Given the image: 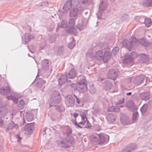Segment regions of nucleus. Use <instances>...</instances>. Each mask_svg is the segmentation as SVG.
<instances>
[{
    "label": "nucleus",
    "instance_id": "obj_1",
    "mask_svg": "<svg viewBox=\"0 0 152 152\" xmlns=\"http://www.w3.org/2000/svg\"><path fill=\"white\" fill-rule=\"evenodd\" d=\"M145 41L143 39H140L139 41L137 40L134 37L132 38V42H129L128 40L123 41L121 43L123 46L127 48L129 50L132 49H134L139 44H141L143 45H145Z\"/></svg>",
    "mask_w": 152,
    "mask_h": 152
},
{
    "label": "nucleus",
    "instance_id": "obj_2",
    "mask_svg": "<svg viewBox=\"0 0 152 152\" xmlns=\"http://www.w3.org/2000/svg\"><path fill=\"white\" fill-rule=\"evenodd\" d=\"M79 81L77 84L72 83L70 84L72 88L74 87V89H77L80 92H83L87 90V83L85 77L83 75H80L78 77Z\"/></svg>",
    "mask_w": 152,
    "mask_h": 152
},
{
    "label": "nucleus",
    "instance_id": "obj_3",
    "mask_svg": "<svg viewBox=\"0 0 152 152\" xmlns=\"http://www.w3.org/2000/svg\"><path fill=\"white\" fill-rule=\"evenodd\" d=\"M88 0H68L63 7L65 10H68L72 7H80L82 5H85Z\"/></svg>",
    "mask_w": 152,
    "mask_h": 152
},
{
    "label": "nucleus",
    "instance_id": "obj_4",
    "mask_svg": "<svg viewBox=\"0 0 152 152\" xmlns=\"http://www.w3.org/2000/svg\"><path fill=\"white\" fill-rule=\"evenodd\" d=\"M136 56L137 53L134 52H132L130 54H126L122 57L123 62L124 64H128L131 62L136 58Z\"/></svg>",
    "mask_w": 152,
    "mask_h": 152
},
{
    "label": "nucleus",
    "instance_id": "obj_5",
    "mask_svg": "<svg viewBox=\"0 0 152 152\" xmlns=\"http://www.w3.org/2000/svg\"><path fill=\"white\" fill-rule=\"evenodd\" d=\"M60 100L59 93L58 91H55L52 94L50 99V101L52 104L50 106H54V104L58 103Z\"/></svg>",
    "mask_w": 152,
    "mask_h": 152
},
{
    "label": "nucleus",
    "instance_id": "obj_6",
    "mask_svg": "<svg viewBox=\"0 0 152 152\" xmlns=\"http://www.w3.org/2000/svg\"><path fill=\"white\" fill-rule=\"evenodd\" d=\"M124 102V99L122 98L118 102H116V107H115L114 106H112L109 107L108 109V111L109 112H119L120 110L119 107H123L122 104Z\"/></svg>",
    "mask_w": 152,
    "mask_h": 152
},
{
    "label": "nucleus",
    "instance_id": "obj_7",
    "mask_svg": "<svg viewBox=\"0 0 152 152\" xmlns=\"http://www.w3.org/2000/svg\"><path fill=\"white\" fill-rule=\"evenodd\" d=\"M99 142L98 137L96 136H94L91 139L92 141L95 144L98 143L99 145H101L103 144L104 142V134L103 133L100 134L99 135Z\"/></svg>",
    "mask_w": 152,
    "mask_h": 152
},
{
    "label": "nucleus",
    "instance_id": "obj_8",
    "mask_svg": "<svg viewBox=\"0 0 152 152\" xmlns=\"http://www.w3.org/2000/svg\"><path fill=\"white\" fill-rule=\"evenodd\" d=\"M83 5L79 7H73L74 8L71 9L69 12V15L71 17H76L77 16L79 10H83Z\"/></svg>",
    "mask_w": 152,
    "mask_h": 152
},
{
    "label": "nucleus",
    "instance_id": "obj_9",
    "mask_svg": "<svg viewBox=\"0 0 152 152\" xmlns=\"http://www.w3.org/2000/svg\"><path fill=\"white\" fill-rule=\"evenodd\" d=\"M104 1H102L100 4L99 6V9L97 12V15L98 19H101L102 18L99 15L102 16L104 13Z\"/></svg>",
    "mask_w": 152,
    "mask_h": 152
},
{
    "label": "nucleus",
    "instance_id": "obj_10",
    "mask_svg": "<svg viewBox=\"0 0 152 152\" xmlns=\"http://www.w3.org/2000/svg\"><path fill=\"white\" fill-rule=\"evenodd\" d=\"M138 61L141 63H144L148 60L149 58L148 55L144 54H137L136 57Z\"/></svg>",
    "mask_w": 152,
    "mask_h": 152
},
{
    "label": "nucleus",
    "instance_id": "obj_11",
    "mask_svg": "<svg viewBox=\"0 0 152 152\" xmlns=\"http://www.w3.org/2000/svg\"><path fill=\"white\" fill-rule=\"evenodd\" d=\"M87 20L85 19L80 20L79 21L78 24L77 26V28L80 31L83 29L84 26L86 25Z\"/></svg>",
    "mask_w": 152,
    "mask_h": 152
},
{
    "label": "nucleus",
    "instance_id": "obj_12",
    "mask_svg": "<svg viewBox=\"0 0 152 152\" xmlns=\"http://www.w3.org/2000/svg\"><path fill=\"white\" fill-rule=\"evenodd\" d=\"M118 76V73L114 69H110L108 73L107 77L108 78L114 80Z\"/></svg>",
    "mask_w": 152,
    "mask_h": 152
},
{
    "label": "nucleus",
    "instance_id": "obj_13",
    "mask_svg": "<svg viewBox=\"0 0 152 152\" xmlns=\"http://www.w3.org/2000/svg\"><path fill=\"white\" fill-rule=\"evenodd\" d=\"M34 37L33 35H30L29 33L26 34L24 37H22L23 43L26 44L32 39H33Z\"/></svg>",
    "mask_w": 152,
    "mask_h": 152
},
{
    "label": "nucleus",
    "instance_id": "obj_14",
    "mask_svg": "<svg viewBox=\"0 0 152 152\" xmlns=\"http://www.w3.org/2000/svg\"><path fill=\"white\" fill-rule=\"evenodd\" d=\"M121 122L122 124L126 125L130 124L128 117L124 114H122L120 116Z\"/></svg>",
    "mask_w": 152,
    "mask_h": 152
},
{
    "label": "nucleus",
    "instance_id": "obj_15",
    "mask_svg": "<svg viewBox=\"0 0 152 152\" xmlns=\"http://www.w3.org/2000/svg\"><path fill=\"white\" fill-rule=\"evenodd\" d=\"M75 95L72 96L71 95H68L66 97L65 102L66 103L69 104H73L75 101Z\"/></svg>",
    "mask_w": 152,
    "mask_h": 152
},
{
    "label": "nucleus",
    "instance_id": "obj_16",
    "mask_svg": "<svg viewBox=\"0 0 152 152\" xmlns=\"http://www.w3.org/2000/svg\"><path fill=\"white\" fill-rule=\"evenodd\" d=\"M77 75L76 70L74 68H72L69 72L66 74V75L69 79H73Z\"/></svg>",
    "mask_w": 152,
    "mask_h": 152
},
{
    "label": "nucleus",
    "instance_id": "obj_17",
    "mask_svg": "<svg viewBox=\"0 0 152 152\" xmlns=\"http://www.w3.org/2000/svg\"><path fill=\"white\" fill-rule=\"evenodd\" d=\"M144 78V75L139 76L136 77L134 80V84L136 85L139 84L143 81Z\"/></svg>",
    "mask_w": 152,
    "mask_h": 152
},
{
    "label": "nucleus",
    "instance_id": "obj_18",
    "mask_svg": "<svg viewBox=\"0 0 152 152\" xmlns=\"http://www.w3.org/2000/svg\"><path fill=\"white\" fill-rule=\"evenodd\" d=\"M1 93L3 95H7L10 93V90L9 87L3 86L2 87L0 90Z\"/></svg>",
    "mask_w": 152,
    "mask_h": 152
},
{
    "label": "nucleus",
    "instance_id": "obj_19",
    "mask_svg": "<svg viewBox=\"0 0 152 152\" xmlns=\"http://www.w3.org/2000/svg\"><path fill=\"white\" fill-rule=\"evenodd\" d=\"M49 61L47 59H45L41 62L42 68L44 70H47L49 68Z\"/></svg>",
    "mask_w": 152,
    "mask_h": 152
},
{
    "label": "nucleus",
    "instance_id": "obj_20",
    "mask_svg": "<svg viewBox=\"0 0 152 152\" xmlns=\"http://www.w3.org/2000/svg\"><path fill=\"white\" fill-rule=\"evenodd\" d=\"M95 58L98 61H100L103 59L104 56L103 53L101 50H99L96 53Z\"/></svg>",
    "mask_w": 152,
    "mask_h": 152
},
{
    "label": "nucleus",
    "instance_id": "obj_21",
    "mask_svg": "<svg viewBox=\"0 0 152 152\" xmlns=\"http://www.w3.org/2000/svg\"><path fill=\"white\" fill-rule=\"evenodd\" d=\"M106 119L109 123H112L115 121V116L112 113H109L107 115Z\"/></svg>",
    "mask_w": 152,
    "mask_h": 152
},
{
    "label": "nucleus",
    "instance_id": "obj_22",
    "mask_svg": "<svg viewBox=\"0 0 152 152\" xmlns=\"http://www.w3.org/2000/svg\"><path fill=\"white\" fill-rule=\"evenodd\" d=\"M8 113L7 109L4 106L0 107V118H2L4 117Z\"/></svg>",
    "mask_w": 152,
    "mask_h": 152
},
{
    "label": "nucleus",
    "instance_id": "obj_23",
    "mask_svg": "<svg viewBox=\"0 0 152 152\" xmlns=\"http://www.w3.org/2000/svg\"><path fill=\"white\" fill-rule=\"evenodd\" d=\"M137 148V145L135 143L131 144L127 149H124L122 152H130L132 150L136 149Z\"/></svg>",
    "mask_w": 152,
    "mask_h": 152
},
{
    "label": "nucleus",
    "instance_id": "obj_24",
    "mask_svg": "<svg viewBox=\"0 0 152 152\" xmlns=\"http://www.w3.org/2000/svg\"><path fill=\"white\" fill-rule=\"evenodd\" d=\"M126 106L129 110L133 111L136 110V107L134 105L132 101H129L127 103Z\"/></svg>",
    "mask_w": 152,
    "mask_h": 152
},
{
    "label": "nucleus",
    "instance_id": "obj_25",
    "mask_svg": "<svg viewBox=\"0 0 152 152\" xmlns=\"http://www.w3.org/2000/svg\"><path fill=\"white\" fill-rule=\"evenodd\" d=\"M66 32L69 34L76 35L77 31L75 28V27H69L66 29Z\"/></svg>",
    "mask_w": 152,
    "mask_h": 152
},
{
    "label": "nucleus",
    "instance_id": "obj_26",
    "mask_svg": "<svg viewBox=\"0 0 152 152\" xmlns=\"http://www.w3.org/2000/svg\"><path fill=\"white\" fill-rule=\"evenodd\" d=\"M83 121H81L79 123V124L81 125L80 126L82 127H80V128H88L90 127V124L89 122V121L87 120V121H85L84 120H83Z\"/></svg>",
    "mask_w": 152,
    "mask_h": 152
},
{
    "label": "nucleus",
    "instance_id": "obj_27",
    "mask_svg": "<svg viewBox=\"0 0 152 152\" xmlns=\"http://www.w3.org/2000/svg\"><path fill=\"white\" fill-rule=\"evenodd\" d=\"M67 80L66 76L63 75H61L58 80L59 84L61 86L67 81Z\"/></svg>",
    "mask_w": 152,
    "mask_h": 152
},
{
    "label": "nucleus",
    "instance_id": "obj_28",
    "mask_svg": "<svg viewBox=\"0 0 152 152\" xmlns=\"http://www.w3.org/2000/svg\"><path fill=\"white\" fill-rule=\"evenodd\" d=\"M34 125L32 123L27 124L25 126V130L30 133L34 129Z\"/></svg>",
    "mask_w": 152,
    "mask_h": 152
},
{
    "label": "nucleus",
    "instance_id": "obj_29",
    "mask_svg": "<svg viewBox=\"0 0 152 152\" xmlns=\"http://www.w3.org/2000/svg\"><path fill=\"white\" fill-rule=\"evenodd\" d=\"M140 96L142 100H147L149 98V94L148 92H145L140 94Z\"/></svg>",
    "mask_w": 152,
    "mask_h": 152
},
{
    "label": "nucleus",
    "instance_id": "obj_30",
    "mask_svg": "<svg viewBox=\"0 0 152 152\" xmlns=\"http://www.w3.org/2000/svg\"><path fill=\"white\" fill-rule=\"evenodd\" d=\"M25 117L27 121H31L33 119V115L30 112H26L25 115Z\"/></svg>",
    "mask_w": 152,
    "mask_h": 152
},
{
    "label": "nucleus",
    "instance_id": "obj_31",
    "mask_svg": "<svg viewBox=\"0 0 152 152\" xmlns=\"http://www.w3.org/2000/svg\"><path fill=\"white\" fill-rule=\"evenodd\" d=\"M86 57L87 59L90 61L94 59L95 58V55L92 52H88L86 55Z\"/></svg>",
    "mask_w": 152,
    "mask_h": 152
},
{
    "label": "nucleus",
    "instance_id": "obj_32",
    "mask_svg": "<svg viewBox=\"0 0 152 152\" xmlns=\"http://www.w3.org/2000/svg\"><path fill=\"white\" fill-rule=\"evenodd\" d=\"M142 5L145 7H150L152 6V0H145L142 2Z\"/></svg>",
    "mask_w": 152,
    "mask_h": 152
},
{
    "label": "nucleus",
    "instance_id": "obj_33",
    "mask_svg": "<svg viewBox=\"0 0 152 152\" xmlns=\"http://www.w3.org/2000/svg\"><path fill=\"white\" fill-rule=\"evenodd\" d=\"M86 113L87 112L85 111H82L80 113V115L81 116L82 120L87 121V118L86 115Z\"/></svg>",
    "mask_w": 152,
    "mask_h": 152
},
{
    "label": "nucleus",
    "instance_id": "obj_34",
    "mask_svg": "<svg viewBox=\"0 0 152 152\" xmlns=\"http://www.w3.org/2000/svg\"><path fill=\"white\" fill-rule=\"evenodd\" d=\"M145 24L147 27H150L152 24L151 19L149 18H146L145 20Z\"/></svg>",
    "mask_w": 152,
    "mask_h": 152
},
{
    "label": "nucleus",
    "instance_id": "obj_35",
    "mask_svg": "<svg viewBox=\"0 0 152 152\" xmlns=\"http://www.w3.org/2000/svg\"><path fill=\"white\" fill-rule=\"evenodd\" d=\"M112 86V83L109 81H106L105 82V88L107 89H110Z\"/></svg>",
    "mask_w": 152,
    "mask_h": 152
},
{
    "label": "nucleus",
    "instance_id": "obj_36",
    "mask_svg": "<svg viewBox=\"0 0 152 152\" xmlns=\"http://www.w3.org/2000/svg\"><path fill=\"white\" fill-rule=\"evenodd\" d=\"M69 27H75V20L74 19L70 18L69 20Z\"/></svg>",
    "mask_w": 152,
    "mask_h": 152
},
{
    "label": "nucleus",
    "instance_id": "obj_37",
    "mask_svg": "<svg viewBox=\"0 0 152 152\" xmlns=\"http://www.w3.org/2000/svg\"><path fill=\"white\" fill-rule=\"evenodd\" d=\"M75 40L73 38H72V41L68 45V47L70 49L73 48L75 45Z\"/></svg>",
    "mask_w": 152,
    "mask_h": 152
},
{
    "label": "nucleus",
    "instance_id": "obj_38",
    "mask_svg": "<svg viewBox=\"0 0 152 152\" xmlns=\"http://www.w3.org/2000/svg\"><path fill=\"white\" fill-rule=\"evenodd\" d=\"M61 26L62 28H65L67 26V21L66 20H64L61 22Z\"/></svg>",
    "mask_w": 152,
    "mask_h": 152
},
{
    "label": "nucleus",
    "instance_id": "obj_39",
    "mask_svg": "<svg viewBox=\"0 0 152 152\" xmlns=\"http://www.w3.org/2000/svg\"><path fill=\"white\" fill-rule=\"evenodd\" d=\"M138 117V113L136 112L133 113L132 120L133 122H135Z\"/></svg>",
    "mask_w": 152,
    "mask_h": 152
},
{
    "label": "nucleus",
    "instance_id": "obj_40",
    "mask_svg": "<svg viewBox=\"0 0 152 152\" xmlns=\"http://www.w3.org/2000/svg\"><path fill=\"white\" fill-rule=\"evenodd\" d=\"M66 139L68 142L71 144L74 142V138L72 136L68 135Z\"/></svg>",
    "mask_w": 152,
    "mask_h": 152
},
{
    "label": "nucleus",
    "instance_id": "obj_41",
    "mask_svg": "<svg viewBox=\"0 0 152 152\" xmlns=\"http://www.w3.org/2000/svg\"><path fill=\"white\" fill-rule=\"evenodd\" d=\"M111 57V54L110 52H105V61H108Z\"/></svg>",
    "mask_w": 152,
    "mask_h": 152
},
{
    "label": "nucleus",
    "instance_id": "obj_42",
    "mask_svg": "<svg viewBox=\"0 0 152 152\" xmlns=\"http://www.w3.org/2000/svg\"><path fill=\"white\" fill-rule=\"evenodd\" d=\"M148 107L146 104L143 105L140 109L141 111L142 112L144 113L147 110Z\"/></svg>",
    "mask_w": 152,
    "mask_h": 152
},
{
    "label": "nucleus",
    "instance_id": "obj_43",
    "mask_svg": "<svg viewBox=\"0 0 152 152\" xmlns=\"http://www.w3.org/2000/svg\"><path fill=\"white\" fill-rule=\"evenodd\" d=\"M89 91L91 94H94L95 93L96 89L93 85L92 86H90Z\"/></svg>",
    "mask_w": 152,
    "mask_h": 152
},
{
    "label": "nucleus",
    "instance_id": "obj_44",
    "mask_svg": "<svg viewBox=\"0 0 152 152\" xmlns=\"http://www.w3.org/2000/svg\"><path fill=\"white\" fill-rule=\"evenodd\" d=\"M15 124L13 122H11L9 123L7 129L8 130L12 129L15 126Z\"/></svg>",
    "mask_w": 152,
    "mask_h": 152
},
{
    "label": "nucleus",
    "instance_id": "obj_45",
    "mask_svg": "<svg viewBox=\"0 0 152 152\" xmlns=\"http://www.w3.org/2000/svg\"><path fill=\"white\" fill-rule=\"evenodd\" d=\"M119 50V48L118 47H115L113 50L112 53L115 54L118 53Z\"/></svg>",
    "mask_w": 152,
    "mask_h": 152
},
{
    "label": "nucleus",
    "instance_id": "obj_46",
    "mask_svg": "<svg viewBox=\"0 0 152 152\" xmlns=\"http://www.w3.org/2000/svg\"><path fill=\"white\" fill-rule=\"evenodd\" d=\"M73 123L76 127H82L80 125L77 123L75 120H74L73 121Z\"/></svg>",
    "mask_w": 152,
    "mask_h": 152
},
{
    "label": "nucleus",
    "instance_id": "obj_47",
    "mask_svg": "<svg viewBox=\"0 0 152 152\" xmlns=\"http://www.w3.org/2000/svg\"><path fill=\"white\" fill-rule=\"evenodd\" d=\"M46 83V81L43 80H39V82H38V85L39 86L40 84L41 85V86L40 87H41L42 85L45 84Z\"/></svg>",
    "mask_w": 152,
    "mask_h": 152
},
{
    "label": "nucleus",
    "instance_id": "obj_48",
    "mask_svg": "<svg viewBox=\"0 0 152 152\" xmlns=\"http://www.w3.org/2000/svg\"><path fill=\"white\" fill-rule=\"evenodd\" d=\"M64 48L63 46H61L58 49V51L59 53H62L64 50Z\"/></svg>",
    "mask_w": 152,
    "mask_h": 152
},
{
    "label": "nucleus",
    "instance_id": "obj_49",
    "mask_svg": "<svg viewBox=\"0 0 152 152\" xmlns=\"http://www.w3.org/2000/svg\"><path fill=\"white\" fill-rule=\"evenodd\" d=\"M109 136L108 135L105 134V143H107L109 140Z\"/></svg>",
    "mask_w": 152,
    "mask_h": 152
},
{
    "label": "nucleus",
    "instance_id": "obj_50",
    "mask_svg": "<svg viewBox=\"0 0 152 152\" xmlns=\"http://www.w3.org/2000/svg\"><path fill=\"white\" fill-rule=\"evenodd\" d=\"M75 100L76 99V102H77L78 103V104H80L81 102V100H80L79 99V98H77V96H75Z\"/></svg>",
    "mask_w": 152,
    "mask_h": 152
},
{
    "label": "nucleus",
    "instance_id": "obj_51",
    "mask_svg": "<svg viewBox=\"0 0 152 152\" xmlns=\"http://www.w3.org/2000/svg\"><path fill=\"white\" fill-rule=\"evenodd\" d=\"M12 100L14 102L17 103L18 101V99L16 98L13 97Z\"/></svg>",
    "mask_w": 152,
    "mask_h": 152
},
{
    "label": "nucleus",
    "instance_id": "obj_52",
    "mask_svg": "<svg viewBox=\"0 0 152 152\" xmlns=\"http://www.w3.org/2000/svg\"><path fill=\"white\" fill-rule=\"evenodd\" d=\"M19 103H20V104L22 105H23L25 103L22 100H20L19 101Z\"/></svg>",
    "mask_w": 152,
    "mask_h": 152
},
{
    "label": "nucleus",
    "instance_id": "obj_53",
    "mask_svg": "<svg viewBox=\"0 0 152 152\" xmlns=\"http://www.w3.org/2000/svg\"><path fill=\"white\" fill-rule=\"evenodd\" d=\"M14 96H7V98L8 100H12Z\"/></svg>",
    "mask_w": 152,
    "mask_h": 152
},
{
    "label": "nucleus",
    "instance_id": "obj_54",
    "mask_svg": "<svg viewBox=\"0 0 152 152\" xmlns=\"http://www.w3.org/2000/svg\"><path fill=\"white\" fill-rule=\"evenodd\" d=\"M98 80L100 82H103L104 81V79L101 77H99L98 79Z\"/></svg>",
    "mask_w": 152,
    "mask_h": 152
},
{
    "label": "nucleus",
    "instance_id": "obj_55",
    "mask_svg": "<svg viewBox=\"0 0 152 152\" xmlns=\"http://www.w3.org/2000/svg\"><path fill=\"white\" fill-rule=\"evenodd\" d=\"M78 114L76 113H75L73 114V116L75 118H76L78 115Z\"/></svg>",
    "mask_w": 152,
    "mask_h": 152
},
{
    "label": "nucleus",
    "instance_id": "obj_56",
    "mask_svg": "<svg viewBox=\"0 0 152 152\" xmlns=\"http://www.w3.org/2000/svg\"><path fill=\"white\" fill-rule=\"evenodd\" d=\"M62 146L64 147V148H67L68 147V146L67 144H65L64 145V143L63 142H62Z\"/></svg>",
    "mask_w": 152,
    "mask_h": 152
},
{
    "label": "nucleus",
    "instance_id": "obj_57",
    "mask_svg": "<svg viewBox=\"0 0 152 152\" xmlns=\"http://www.w3.org/2000/svg\"><path fill=\"white\" fill-rule=\"evenodd\" d=\"M3 124V122L2 120L0 119V126L2 125Z\"/></svg>",
    "mask_w": 152,
    "mask_h": 152
},
{
    "label": "nucleus",
    "instance_id": "obj_58",
    "mask_svg": "<svg viewBox=\"0 0 152 152\" xmlns=\"http://www.w3.org/2000/svg\"><path fill=\"white\" fill-rule=\"evenodd\" d=\"M131 94H132V93L131 92L127 93L126 94V95L127 96L131 95Z\"/></svg>",
    "mask_w": 152,
    "mask_h": 152
},
{
    "label": "nucleus",
    "instance_id": "obj_59",
    "mask_svg": "<svg viewBox=\"0 0 152 152\" xmlns=\"http://www.w3.org/2000/svg\"><path fill=\"white\" fill-rule=\"evenodd\" d=\"M45 47L44 46H43L42 47H40L39 48L40 50H42Z\"/></svg>",
    "mask_w": 152,
    "mask_h": 152
},
{
    "label": "nucleus",
    "instance_id": "obj_60",
    "mask_svg": "<svg viewBox=\"0 0 152 152\" xmlns=\"http://www.w3.org/2000/svg\"><path fill=\"white\" fill-rule=\"evenodd\" d=\"M44 3L45 4L46 6H47L48 5V3L47 2H45Z\"/></svg>",
    "mask_w": 152,
    "mask_h": 152
},
{
    "label": "nucleus",
    "instance_id": "obj_61",
    "mask_svg": "<svg viewBox=\"0 0 152 152\" xmlns=\"http://www.w3.org/2000/svg\"><path fill=\"white\" fill-rule=\"evenodd\" d=\"M62 13L64 15L66 13V12H61V13Z\"/></svg>",
    "mask_w": 152,
    "mask_h": 152
},
{
    "label": "nucleus",
    "instance_id": "obj_62",
    "mask_svg": "<svg viewBox=\"0 0 152 152\" xmlns=\"http://www.w3.org/2000/svg\"><path fill=\"white\" fill-rule=\"evenodd\" d=\"M116 0H110V1L112 2H114Z\"/></svg>",
    "mask_w": 152,
    "mask_h": 152
},
{
    "label": "nucleus",
    "instance_id": "obj_63",
    "mask_svg": "<svg viewBox=\"0 0 152 152\" xmlns=\"http://www.w3.org/2000/svg\"><path fill=\"white\" fill-rule=\"evenodd\" d=\"M26 123V122H25V120L24 119H23V124H24L25 123Z\"/></svg>",
    "mask_w": 152,
    "mask_h": 152
},
{
    "label": "nucleus",
    "instance_id": "obj_64",
    "mask_svg": "<svg viewBox=\"0 0 152 152\" xmlns=\"http://www.w3.org/2000/svg\"><path fill=\"white\" fill-rule=\"evenodd\" d=\"M46 130V129H45L44 130V132H44V133L43 134L44 135L46 133V132H45Z\"/></svg>",
    "mask_w": 152,
    "mask_h": 152
}]
</instances>
